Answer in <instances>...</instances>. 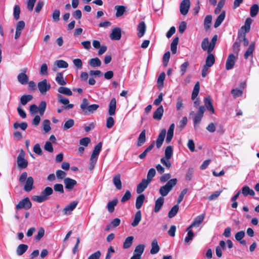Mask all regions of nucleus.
Instances as JSON below:
<instances>
[{"instance_id": "9", "label": "nucleus", "mask_w": 259, "mask_h": 259, "mask_svg": "<svg viewBox=\"0 0 259 259\" xmlns=\"http://www.w3.org/2000/svg\"><path fill=\"white\" fill-rule=\"evenodd\" d=\"M190 7V0H183L180 4V12L183 15L187 14Z\"/></svg>"}, {"instance_id": "34", "label": "nucleus", "mask_w": 259, "mask_h": 259, "mask_svg": "<svg viewBox=\"0 0 259 259\" xmlns=\"http://www.w3.org/2000/svg\"><path fill=\"white\" fill-rule=\"evenodd\" d=\"M28 248V246L27 245L24 244H20L17 247L16 250L17 255H22L27 251Z\"/></svg>"}, {"instance_id": "64", "label": "nucleus", "mask_w": 259, "mask_h": 259, "mask_svg": "<svg viewBox=\"0 0 259 259\" xmlns=\"http://www.w3.org/2000/svg\"><path fill=\"white\" fill-rule=\"evenodd\" d=\"M171 178V175L170 174H163L162 176L160 178V181L162 183H164L166 182H168L169 181Z\"/></svg>"}, {"instance_id": "54", "label": "nucleus", "mask_w": 259, "mask_h": 259, "mask_svg": "<svg viewBox=\"0 0 259 259\" xmlns=\"http://www.w3.org/2000/svg\"><path fill=\"white\" fill-rule=\"evenodd\" d=\"M74 124V121L72 119H69L64 123L63 126L64 130H67L72 127Z\"/></svg>"}, {"instance_id": "13", "label": "nucleus", "mask_w": 259, "mask_h": 259, "mask_svg": "<svg viewBox=\"0 0 259 259\" xmlns=\"http://www.w3.org/2000/svg\"><path fill=\"white\" fill-rule=\"evenodd\" d=\"M78 203V202L77 201H73L66 206L63 210L64 214L70 213L75 208Z\"/></svg>"}, {"instance_id": "19", "label": "nucleus", "mask_w": 259, "mask_h": 259, "mask_svg": "<svg viewBox=\"0 0 259 259\" xmlns=\"http://www.w3.org/2000/svg\"><path fill=\"white\" fill-rule=\"evenodd\" d=\"M164 112L163 107L160 105L154 112L153 118L155 120H160L163 115Z\"/></svg>"}, {"instance_id": "61", "label": "nucleus", "mask_w": 259, "mask_h": 259, "mask_svg": "<svg viewBox=\"0 0 259 259\" xmlns=\"http://www.w3.org/2000/svg\"><path fill=\"white\" fill-rule=\"evenodd\" d=\"M45 234V230L44 228H39L37 235L35 236V239L36 241H39L41 239Z\"/></svg>"}, {"instance_id": "28", "label": "nucleus", "mask_w": 259, "mask_h": 259, "mask_svg": "<svg viewBox=\"0 0 259 259\" xmlns=\"http://www.w3.org/2000/svg\"><path fill=\"white\" fill-rule=\"evenodd\" d=\"M210 42L209 41V39L207 37L204 38L201 42V48L202 49L206 51L207 53L212 52V50H210Z\"/></svg>"}, {"instance_id": "14", "label": "nucleus", "mask_w": 259, "mask_h": 259, "mask_svg": "<svg viewBox=\"0 0 259 259\" xmlns=\"http://www.w3.org/2000/svg\"><path fill=\"white\" fill-rule=\"evenodd\" d=\"M33 183V178L32 177H28L24 186V191L26 192H30L34 188Z\"/></svg>"}, {"instance_id": "2", "label": "nucleus", "mask_w": 259, "mask_h": 259, "mask_svg": "<svg viewBox=\"0 0 259 259\" xmlns=\"http://www.w3.org/2000/svg\"><path fill=\"white\" fill-rule=\"evenodd\" d=\"M178 180L174 178L170 180L163 186H161L159 190L161 197H165L168 195L169 192L172 189L177 183Z\"/></svg>"}, {"instance_id": "31", "label": "nucleus", "mask_w": 259, "mask_h": 259, "mask_svg": "<svg viewBox=\"0 0 259 259\" xmlns=\"http://www.w3.org/2000/svg\"><path fill=\"white\" fill-rule=\"evenodd\" d=\"M226 16V13L225 11H223L222 12V13L219 15V16L217 18L214 24V27L217 28L222 23V22L225 19Z\"/></svg>"}, {"instance_id": "42", "label": "nucleus", "mask_w": 259, "mask_h": 259, "mask_svg": "<svg viewBox=\"0 0 259 259\" xmlns=\"http://www.w3.org/2000/svg\"><path fill=\"white\" fill-rule=\"evenodd\" d=\"M56 81L60 85H64L66 84V81L65 80L63 73L61 72H59L57 74Z\"/></svg>"}, {"instance_id": "35", "label": "nucleus", "mask_w": 259, "mask_h": 259, "mask_svg": "<svg viewBox=\"0 0 259 259\" xmlns=\"http://www.w3.org/2000/svg\"><path fill=\"white\" fill-rule=\"evenodd\" d=\"M33 99L31 95H24L20 97V103L25 106Z\"/></svg>"}, {"instance_id": "15", "label": "nucleus", "mask_w": 259, "mask_h": 259, "mask_svg": "<svg viewBox=\"0 0 259 259\" xmlns=\"http://www.w3.org/2000/svg\"><path fill=\"white\" fill-rule=\"evenodd\" d=\"M116 108V99L113 98H112L109 104V109H108V114L110 116H112L115 115Z\"/></svg>"}, {"instance_id": "7", "label": "nucleus", "mask_w": 259, "mask_h": 259, "mask_svg": "<svg viewBox=\"0 0 259 259\" xmlns=\"http://www.w3.org/2000/svg\"><path fill=\"white\" fill-rule=\"evenodd\" d=\"M37 87L40 93L44 95L51 89V84L46 79H44L38 83Z\"/></svg>"}, {"instance_id": "38", "label": "nucleus", "mask_w": 259, "mask_h": 259, "mask_svg": "<svg viewBox=\"0 0 259 259\" xmlns=\"http://www.w3.org/2000/svg\"><path fill=\"white\" fill-rule=\"evenodd\" d=\"M242 194L244 196H254L255 193L252 189L249 188L247 186H245L242 188Z\"/></svg>"}, {"instance_id": "47", "label": "nucleus", "mask_w": 259, "mask_h": 259, "mask_svg": "<svg viewBox=\"0 0 259 259\" xmlns=\"http://www.w3.org/2000/svg\"><path fill=\"white\" fill-rule=\"evenodd\" d=\"M179 42V38L175 37L170 45V50L172 54H175L177 53V45Z\"/></svg>"}, {"instance_id": "48", "label": "nucleus", "mask_w": 259, "mask_h": 259, "mask_svg": "<svg viewBox=\"0 0 259 259\" xmlns=\"http://www.w3.org/2000/svg\"><path fill=\"white\" fill-rule=\"evenodd\" d=\"M145 247L144 244H139L136 247L134 253L141 257L144 252Z\"/></svg>"}, {"instance_id": "55", "label": "nucleus", "mask_w": 259, "mask_h": 259, "mask_svg": "<svg viewBox=\"0 0 259 259\" xmlns=\"http://www.w3.org/2000/svg\"><path fill=\"white\" fill-rule=\"evenodd\" d=\"M55 64L58 66V67L61 68H66L68 66V63L62 60L56 61L55 62Z\"/></svg>"}, {"instance_id": "63", "label": "nucleus", "mask_w": 259, "mask_h": 259, "mask_svg": "<svg viewBox=\"0 0 259 259\" xmlns=\"http://www.w3.org/2000/svg\"><path fill=\"white\" fill-rule=\"evenodd\" d=\"M57 98L59 102L62 104L67 105L69 103V100L68 99L63 97L61 95H58Z\"/></svg>"}, {"instance_id": "5", "label": "nucleus", "mask_w": 259, "mask_h": 259, "mask_svg": "<svg viewBox=\"0 0 259 259\" xmlns=\"http://www.w3.org/2000/svg\"><path fill=\"white\" fill-rule=\"evenodd\" d=\"M205 111V108L204 106H200L199 107L198 111L195 114V116L193 118L194 127L195 128L197 127V124L200 122L203 116Z\"/></svg>"}, {"instance_id": "25", "label": "nucleus", "mask_w": 259, "mask_h": 259, "mask_svg": "<svg viewBox=\"0 0 259 259\" xmlns=\"http://www.w3.org/2000/svg\"><path fill=\"white\" fill-rule=\"evenodd\" d=\"M164 199L162 197H159L155 201L154 211L155 212H158L163 205Z\"/></svg>"}, {"instance_id": "59", "label": "nucleus", "mask_w": 259, "mask_h": 259, "mask_svg": "<svg viewBox=\"0 0 259 259\" xmlns=\"http://www.w3.org/2000/svg\"><path fill=\"white\" fill-rule=\"evenodd\" d=\"M50 123V121L48 119H45L43 121V130L46 133H48L51 130Z\"/></svg>"}, {"instance_id": "27", "label": "nucleus", "mask_w": 259, "mask_h": 259, "mask_svg": "<svg viewBox=\"0 0 259 259\" xmlns=\"http://www.w3.org/2000/svg\"><path fill=\"white\" fill-rule=\"evenodd\" d=\"M208 55L206 58L205 63L206 66L211 67L215 62V57L211 52L207 53Z\"/></svg>"}, {"instance_id": "11", "label": "nucleus", "mask_w": 259, "mask_h": 259, "mask_svg": "<svg viewBox=\"0 0 259 259\" xmlns=\"http://www.w3.org/2000/svg\"><path fill=\"white\" fill-rule=\"evenodd\" d=\"M236 57L234 54H230L226 61V68L227 70L232 69L235 65Z\"/></svg>"}, {"instance_id": "58", "label": "nucleus", "mask_w": 259, "mask_h": 259, "mask_svg": "<svg viewBox=\"0 0 259 259\" xmlns=\"http://www.w3.org/2000/svg\"><path fill=\"white\" fill-rule=\"evenodd\" d=\"M20 13V8L19 5H15L14 8V17L15 20L19 19Z\"/></svg>"}, {"instance_id": "16", "label": "nucleus", "mask_w": 259, "mask_h": 259, "mask_svg": "<svg viewBox=\"0 0 259 259\" xmlns=\"http://www.w3.org/2000/svg\"><path fill=\"white\" fill-rule=\"evenodd\" d=\"M255 49V43L251 42L249 45V47L244 53V59H247L249 57L253 58V53Z\"/></svg>"}, {"instance_id": "36", "label": "nucleus", "mask_w": 259, "mask_h": 259, "mask_svg": "<svg viewBox=\"0 0 259 259\" xmlns=\"http://www.w3.org/2000/svg\"><path fill=\"white\" fill-rule=\"evenodd\" d=\"M145 198V197L144 194H140L137 197L136 201V207L137 209H140L141 208L144 201Z\"/></svg>"}, {"instance_id": "20", "label": "nucleus", "mask_w": 259, "mask_h": 259, "mask_svg": "<svg viewBox=\"0 0 259 259\" xmlns=\"http://www.w3.org/2000/svg\"><path fill=\"white\" fill-rule=\"evenodd\" d=\"M102 144L101 142L99 143L94 148L90 158L97 160L98 156L101 150Z\"/></svg>"}, {"instance_id": "33", "label": "nucleus", "mask_w": 259, "mask_h": 259, "mask_svg": "<svg viewBox=\"0 0 259 259\" xmlns=\"http://www.w3.org/2000/svg\"><path fill=\"white\" fill-rule=\"evenodd\" d=\"M146 141V131L145 130H143L140 133L137 142V146L138 147L143 145Z\"/></svg>"}, {"instance_id": "6", "label": "nucleus", "mask_w": 259, "mask_h": 259, "mask_svg": "<svg viewBox=\"0 0 259 259\" xmlns=\"http://www.w3.org/2000/svg\"><path fill=\"white\" fill-rule=\"evenodd\" d=\"M32 203L28 197H26L16 205V208L17 210L21 209H29L31 207Z\"/></svg>"}, {"instance_id": "57", "label": "nucleus", "mask_w": 259, "mask_h": 259, "mask_svg": "<svg viewBox=\"0 0 259 259\" xmlns=\"http://www.w3.org/2000/svg\"><path fill=\"white\" fill-rule=\"evenodd\" d=\"M155 169L154 168H150L148 172L146 179L151 182L153 178L155 176Z\"/></svg>"}, {"instance_id": "56", "label": "nucleus", "mask_w": 259, "mask_h": 259, "mask_svg": "<svg viewBox=\"0 0 259 259\" xmlns=\"http://www.w3.org/2000/svg\"><path fill=\"white\" fill-rule=\"evenodd\" d=\"M48 68L46 63L42 64L40 68L39 73L41 75H47L48 74Z\"/></svg>"}, {"instance_id": "29", "label": "nucleus", "mask_w": 259, "mask_h": 259, "mask_svg": "<svg viewBox=\"0 0 259 259\" xmlns=\"http://www.w3.org/2000/svg\"><path fill=\"white\" fill-rule=\"evenodd\" d=\"M18 81L21 84H26L28 82V76L25 73H20L17 76Z\"/></svg>"}, {"instance_id": "26", "label": "nucleus", "mask_w": 259, "mask_h": 259, "mask_svg": "<svg viewBox=\"0 0 259 259\" xmlns=\"http://www.w3.org/2000/svg\"><path fill=\"white\" fill-rule=\"evenodd\" d=\"M142 219V214L140 210L137 211L135 214L134 219L131 223V225L133 227H137Z\"/></svg>"}, {"instance_id": "40", "label": "nucleus", "mask_w": 259, "mask_h": 259, "mask_svg": "<svg viewBox=\"0 0 259 259\" xmlns=\"http://www.w3.org/2000/svg\"><path fill=\"white\" fill-rule=\"evenodd\" d=\"M89 64L91 67L94 68L100 67L101 65V61L98 58L96 57L90 59L89 62Z\"/></svg>"}, {"instance_id": "62", "label": "nucleus", "mask_w": 259, "mask_h": 259, "mask_svg": "<svg viewBox=\"0 0 259 259\" xmlns=\"http://www.w3.org/2000/svg\"><path fill=\"white\" fill-rule=\"evenodd\" d=\"M54 189L56 192H58L61 194H63L64 192L63 186L61 184H55Z\"/></svg>"}, {"instance_id": "17", "label": "nucleus", "mask_w": 259, "mask_h": 259, "mask_svg": "<svg viewBox=\"0 0 259 259\" xmlns=\"http://www.w3.org/2000/svg\"><path fill=\"white\" fill-rule=\"evenodd\" d=\"M205 214L204 213L197 216L193 221V223L187 228V230L190 229L192 227H198L199 226L200 224L203 222L204 219Z\"/></svg>"}, {"instance_id": "50", "label": "nucleus", "mask_w": 259, "mask_h": 259, "mask_svg": "<svg viewBox=\"0 0 259 259\" xmlns=\"http://www.w3.org/2000/svg\"><path fill=\"white\" fill-rule=\"evenodd\" d=\"M259 11V7L257 4H254L250 7V15L252 17L257 15Z\"/></svg>"}, {"instance_id": "41", "label": "nucleus", "mask_w": 259, "mask_h": 259, "mask_svg": "<svg viewBox=\"0 0 259 259\" xmlns=\"http://www.w3.org/2000/svg\"><path fill=\"white\" fill-rule=\"evenodd\" d=\"M151 246L152 248L150 250V253L151 254H156L159 251V246L156 240H153Z\"/></svg>"}, {"instance_id": "1", "label": "nucleus", "mask_w": 259, "mask_h": 259, "mask_svg": "<svg viewBox=\"0 0 259 259\" xmlns=\"http://www.w3.org/2000/svg\"><path fill=\"white\" fill-rule=\"evenodd\" d=\"M53 189L50 187H46L41 192L40 195H34L32 197L33 201L41 203L49 199V197L53 193Z\"/></svg>"}, {"instance_id": "51", "label": "nucleus", "mask_w": 259, "mask_h": 259, "mask_svg": "<svg viewBox=\"0 0 259 259\" xmlns=\"http://www.w3.org/2000/svg\"><path fill=\"white\" fill-rule=\"evenodd\" d=\"M165 156L164 157L166 159H170L173 153L172 148L171 146H168L166 147L165 149Z\"/></svg>"}, {"instance_id": "37", "label": "nucleus", "mask_w": 259, "mask_h": 259, "mask_svg": "<svg viewBox=\"0 0 259 259\" xmlns=\"http://www.w3.org/2000/svg\"><path fill=\"white\" fill-rule=\"evenodd\" d=\"M134 239V237L133 236L127 237L123 242V248H129L133 244Z\"/></svg>"}, {"instance_id": "46", "label": "nucleus", "mask_w": 259, "mask_h": 259, "mask_svg": "<svg viewBox=\"0 0 259 259\" xmlns=\"http://www.w3.org/2000/svg\"><path fill=\"white\" fill-rule=\"evenodd\" d=\"M154 142H152L150 146H149L141 154L139 155V157L141 159H143L145 158L146 156L147 155L148 152H150L151 150H152L154 146Z\"/></svg>"}, {"instance_id": "53", "label": "nucleus", "mask_w": 259, "mask_h": 259, "mask_svg": "<svg viewBox=\"0 0 259 259\" xmlns=\"http://www.w3.org/2000/svg\"><path fill=\"white\" fill-rule=\"evenodd\" d=\"M179 210V206L178 205H174L168 212V216L169 218L175 217Z\"/></svg>"}, {"instance_id": "60", "label": "nucleus", "mask_w": 259, "mask_h": 259, "mask_svg": "<svg viewBox=\"0 0 259 259\" xmlns=\"http://www.w3.org/2000/svg\"><path fill=\"white\" fill-rule=\"evenodd\" d=\"M13 127L15 129L20 127L21 130L24 131L27 127V124L26 122H22L21 123L15 122L13 125Z\"/></svg>"}, {"instance_id": "3", "label": "nucleus", "mask_w": 259, "mask_h": 259, "mask_svg": "<svg viewBox=\"0 0 259 259\" xmlns=\"http://www.w3.org/2000/svg\"><path fill=\"white\" fill-rule=\"evenodd\" d=\"M80 107L85 113H93L99 108V105L98 104L89 105L88 100L87 98H83Z\"/></svg>"}, {"instance_id": "24", "label": "nucleus", "mask_w": 259, "mask_h": 259, "mask_svg": "<svg viewBox=\"0 0 259 259\" xmlns=\"http://www.w3.org/2000/svg\"><path fill=\"white\" fill-rule=\"evenodd\" d=\"M126 7L124 6L117 5L114 7L116 11L115 16L116 17H121L126 11Z\"/></svg>"}, {"instance_id": "23", "label": "nucleus", "mask_w": 259, "mask_h": 259, "mask_svg": "<svg viewBox=\"0 0 259 259\" xmlns=\"http://www.w3.org/2000/svg\"><path fill=\"white\" fill-rule=\"evenodd\" d=\"M252 21V20L251 18H247L245 21L244 25L241 28V29L239 31H241L242 32V33H245L249 32Z\"/></svg>"}, {"instance_id": "10", "label": "nucleus", "mask_w": 259, "mask_h": 259, "mask_svg": "<svg viewBox=\"0 0 259 259\" xmlns=\"http://www.w3.org/2000/svg\"><path fill=\"white\" fill-rule=\"evenodd\" d=\"M121 30L119 27H115L112 30V32L110 35V37L112 40H118L121 38Z\"/></svg>"}, {"instance_id": "39", "label": "nucleus", "mask_w": 259, "mask_h": 259, "mask_svg": "<svg viewBox=\"0 0 259 259\" xmlns=\"http://www.w3.org/2000/svg\"><path fill=\"white\" fill-rule=\"evenodd\" d=\"M118 202L117 199L115 198L112 200L111 201H109L107 205V208L108 211L111 213L113 212L114 210V207L117 205Z\"/></svg>"}, {"instance_id": "12", "label": "nucleus", "mask_w": 259, "mask_h": 259, "mask_svg": "<svg viewBox=\"0 0 259 259\" xmlns=\"http://www.w3.org/2000/svg\"><path fill=\"white\" fill-rule=\"evenodd\" d=\"M149 180L147 179H143L140 183H139L137 187V192L138 194L142 193L150 183Z\"/></svg>"}, {"instance_id": "43", "label": "nucleus", "mask_w": 259, "mask_h": 259, "mask_svg": "<svg viewBox=\"0 0 259 259\" xmlns=\"http://www.w3.org/2000/svg\"><path fill=\"white\" fill-rule=\"evenodd\" d=\"M199 89H200V86H199V82H197L196 84L194 85L192 95H191V99L192 100H194L198 96L199 92Z\"/></svg>"}, {"instance_id": "52", "label": "nucleus", "mask_w": 259, "mask_h": 259, "mask_svg": "<svg viewBox=\"0 0 259 259\" xmlns=\"http://www.w3.org/2000/svg\"><path fill=\"white\" fill-rule=\"evenodd\" d=\"M47 104L45 101H41L39 104L38 108V110L39 114L42 116L44 115L46 109Z\"/></svg>"}, {"instance_id": "30", "label": "nucleus", "mask_w": 259, "mask_h": 259, "mask_svg": "<svg viewBox=\"0 0 259 259\" xmlns=\"http://www.w3.org/2000/svg\"><path fill=\"white\" fill-rule=\"evenodd\" d=\"M245 33H242V32L239 31L238 34V39L239 42L241 43L243 42V46L244 47H246L249 45V41L245 37Z\"/></svg>"}, {"instance_id": "4", "label": "nucleus", "mask_w": 259, "mask_h": 259, "mask_svg": "<svg viewBox=\"0 0 259 259\" xmlns=\"http://www.w3.org/2000/svg\"><path fill=\"white\" fill-rule=\"evenodd\" d=\"M25 153L23 150L19 154L17 158V163L19 169H22L26 168L28 166V161L25 159Z\"/></svg>"}, {"instance_id": "44", "label": "nucleus", "mask_w": 259, "mask_h": 259, "mask_svg": "<svg viewBox=\"0 0 259 259\" xmlns=\"http://www.w3.org/2000/svg\"><path fill=\"white\" fill-rule=\"evenodd\" d=\"M212 21V16L210 15H207L204 20V27L206 30L209 29Z\"/></svg>"}, {"instance_id": "45", "label": "nucleus", "mask_w": 259, "mask_h": 259, "mask_svg": "<svg viewBox=\"0 0 259 259\" xmlns=\"http://www.w3.org/2000/svg\"><path fill=\"white\" fill-rule=\"evenodd\" d=\"M58 91L60 94L69 96L72 95L71 91L69 88L66 87H60L58 88Z\"/></svg>"}, {"instance_id": "49", "label": "nucleus", "mask_w": 259, "mask_h": 259, "mask_svg": "<svg viewBox=\"0 0 259 259\" xmlns=\"http://www.w3.org/2000/svg\"><path fill=\"white\" fill-rule=\"evenodd\" d=\"M165 74L164 72H162L160 73L159 76H158V78L157 79V87L158 88H162L163 86V81L165 79Z\"/></svg>"}, {"instance_id": "8", "label": "nucleus", "mask_w": 259, "mask_h": 259, "mask_svg": "<svg viewBox=\"0 0 259 259\" xmlns=\"http://www.w3.org/2000/svg\"><path fill=\"white\" fill-rule=\"evenodd\" d=\"M63 182L65 185V189L69 191H71L73 189L74 187L77 184L76 181L70 178H65Z\"/></svg>"}, {"instance_id": "18", "label": "nucleus", "mask_w": 259, "mask_h": 259, "mask_svg": "<svg viewBox=\"0 0 259 259\" xmlns=\"http://www.w3.org/2000/svg\"><path fill=\"white\" fill-rule=\"evenodd\" d=\"M204 107L206 108L211 113H214V109L213 107L211 100L210 97H207L204 99Z\"/></svg>"}, {"instance_id": "22", "label": "nucleus", "mask_w": 259, "mask_h": 259, "mask_svg": "<svg viewBox=\"0 0 259 259\" xmlns=\"http://www.w3.org/2000/svg\"><path fill=\"white\" fill-rule=\"evenodd\" d=\"M165 134L166 131L164 129L162 130L159 133L156 143L157 148H159L161 146L165 137Z\"/></svg>"}, {"instance_id": "32", "label": "nucleus", "mask_w": 259, "mask_h": 259, "mask_svg": "<svg viewBox=\"0 0 259 259\" xmlns=\"http://www.w3.org/2000/svg\"><path fill=\"white\" fill-rule=\"evenodd\" d=\"M120 175L117 174L114 177L113 179V184L115 187L116 188V189H117L118 190H120L122 188V184L120 180Z\"/></svg>"}, {"instance_id": "21", "label": "nucleus", "mask_w": 259, "mask_h": 259, "mask_svg": "<svg viewBox=\"0 0 259 259\" xmlns=\"http://www.w3.org/2000/svg\"><path fill=\"white\" fill-rule=\"evenodd\" d=\"M146 29V26L144 21L141 22L138 25V36L139 37H142L145 34Z\"/></svg>"}]
</instances>
